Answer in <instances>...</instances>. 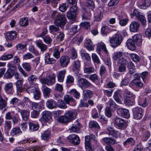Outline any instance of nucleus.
Masks as SVG:
<instances>
[{
  "instance_id": "1",
  "label": "nucleus",
  "mask_w": 151,
  "mask_h": 151,
  "mask_svg": "<svg viewBox=\"0 0 151 151\" xmlns=\"http://www.w3.org/2000/svg\"><path fill=\"white\" fill-rule=\"evenodd\" d=\"M66 22V19L64 14H58L54 19V23L55 25L59 26L61 28L63 27Z\"/></svg>"
},
{
  "instance_id": "10",
  "label": "nucleus",
  "mask_w": 151,
  "mask_h": 151,
  "mask_svg": "<svg viewBox=\"0 0 151 151\" xmlns=\"http://www.w3.org/2000/svg\"><path fill=\"white\" fill-rule=\"evenodd\" d=\"M78 85L80 87L82 88L89 87L91 86V84L86 79L81 78L78 81Z\"/></svg>"
},
{
  "instance_id": "7",
  "label": "nucleus",
  "mask_w": 151,
  "mask_h": 151,
  "mask_svg": "<svg viewBox=\"0 0 151 151\" xmlns=\"http://www.w3.org/2000/svg\"><path fill=\"white\" fill-rule=\"evenodd\" d=\"M67 139L70 142L74 145H77L80 143L79 138L75 134L70 135L67 137Z\"/></svg>"
},
{
  "instance_id": "14",
  "label": "nucleus",
  "mask_w": 151,
  "mask_h": 151,
  "mask_svg": "<svg viewBox=\"0 0 151 151\" xmlns=\"http://www.w3.org/2000/svg\"><path fill=\"white\" fill-rule=\"evenodd\" d=\"M134 38H129L127 41V45L128 48L132 51H134L136 49Z\"/></svg>"
},
{
  "instance_id": "56",
  "label": "nucleus",
  "mask_w": 151,
  "mask_h": 151,
  "mask_svg": "<svg viewBox=\"0 0 151 151\" xmlns=\"http://www.w3.org/2000/svg\"><path fill=\"white\" fill-rule=\"evenodd\" d=\"M124 97L128 98L134 97L135 95L127 89H125L124 91Z\"/></svg>"
},
{
  "instance_id": "58",
  "label": "nucleus",
  "mask_w": 151,
  "mask_h": 151,
  "mask_svg": "<svg viewBox=\"0 0 151 151\" xmlns=\"http://www.w3.org/2000/svg\"><path fill=\"white\" fill-rule=\"evenodd\" d=\"M73 77L70 75H68L66 78V83L67 84H70L74 82Z\"/></svg>"
},
{
  "instance_id": "61",
  "label": "nucleus",
  "mask_w": 151,
  "mask_h": 151,
  "mask_svg": "<svg viewBox=\"0 0 151 151\" xmlns=\"http://www.w3.org/2000/svg\"><path fill=\"white\" fill-rule=\"evenodd\" d=\"M59 26L52 25L49 27V29L51 32H55L59 31Z\"/></svg>"
},
{
  "instance_id": "53",
  "label": "nucleus",
  "mask_w": 151,
  "mask_h": 151,
  "mask_svg": "<svg viewBox=\"0 0 151 151\" xmlns=\"http://www.w3.org/2000/svg\"><path fill=\"white\" fill-rule=\"evenodd\" d=\"M53 56L57 59H59L60 57V53L58 48L55 47L54 49Z\"/></svg>"
},
{
  "instance_id": "54",
  "label": "nucleus",
  "mask_w": 151,
  "mask_h": 151,
  "mask_svg": "<svg viewBox=\"0 0 151 151\" xmlns=\"http://www.w3.org/2000/svg\"><path fill=\"white\" fill-rule=\"evenodd\" d=\"M17 32L15 31L8 32L6 34V37L8 38H15L17 37Z\"/></svg>"
},
{
  "instance_id": "18",
  "label": "nucleus",
  "mask_w": 151,
  "mask_h": 151,
  "mask_svg": "<svg viewBox=\"0 0 151 151\" xmlns=\"http://www.w3.org/2000/svg\"><path fill=\"white\" fill-rule=\"evenodd\" d=\"M122 38H111L110 40L111 46L115 47L119 45L122 41Z\"/></svg>"
},
{
  "instance_id": "60",
  "label": "nucleus",
  "mask_w": 151,
  "mask_h": 151,
  "mask_svg": "<svg viewBox=\"0 0 151 151\" xmlns=\"http://www.w3.org/2000/svg\"><path fill=\"white\" fill-rule=\"evenodd\" d=\"M130 55L131 59L134 62L139 61L140 59V58L136 54H131Z\"/></svg>"
},
{
  "instance_id": "19",
  "label": "nucleus",
  "mask_w": 151,
  "mask_h": 151,
  "mask_svg": "<svg viewBox=\"0 0 151 151\" xmlns=\"http://www.w3.org/2000/svg\"><path fill=\"white\" fill-rule=\"evenodd\" d=\"M139 26L140 24L139 23L136 21H133L130 25V30L132 32H137L139 29Z\"/></svg>"
},
{
  "instance_id": "48",
  "label": "nucleus",
  "mask_w": 151,
  "mask_h": 151,
  "mask_svg": "<svg viewBox=\"0 0 151 151\" xmlns=\"http://www.w3.org/2000/svg\"><path fill=\"white\" fill-rule=\"evenodd\" d=\"M34 97L35 100H39L40 97L41 93L37 87V88L33 93Z\"/></svg>"
},
{
  "instance_id": "51",
  "label": "nucleus",
  "mask_w": 151,
  "mask_h": 151,
  "mask_svg": "<svg viewBox=\"0 0 151 151\" xmlns=\"http://www.w3.org/2000/svg\"><path fill=\"white\" fill-rule=\"evenodd\" d=\"M50 135V132L48 130H47L44 132L42 134L41 137L43 139L45 140L48 138Z\"/></svg>"
},
{
  "instance_id": "22",
  "label": "nucleus",
  "mask_w": 151,
  "mask_h": 151,
  "mask_svg": "<svg viewBox=\"0 0 151 151\" xmlns=\"http://www.w3.org/2000/svg\"><path fill=\"white\" fill-rule=\"evenodd\" d=\"M22 132L20 128L18 126L13 128L11 130L10 134L13 136H18L21 134Z\"/></svg>"
},
{
  "instance_id": "20",
  "label": "nucleus",
  "mask_w": 151,
  "mask_h": 151,
  "mask_svg": "<svg viewBox=\"0 0 151 151\" xmlns=\"http://www.w3.org/2000/svg\"><path fill=\"white\" fill-rule=\"evenodd\" d=\"M24 81L23 79L22 78L20 80H18L16 83L17 90V91L19 93L22 92L24 88L23 85Z\"/></svg>"
},
{
  "instance_id": "9",
  "label": "nucleus",
  "mask_w": 151,
  "mask_h": 151,
  "mask_svg": "<svg viewBox=\"0 0 151 151\" xmlns=\"http://www.w3.org/2000/svg\"><path fill=\"white\" fill-rule=\"evenodd\" d=\"M134 77L135 79L132 81V85L137 87H141L142 83L140 81L139 74L136 73L134 75Z\"/></svg>"
},
{
  "instance_id": "4",
  "label": "nucleus",
  "mask_w": 151,
  "mask_h": 151,
  "mask_svg": "<svg viewBox=\"0 0 151 151\" xmlns=\"http://www.w3.org/2000/svg\"><path fill=\"white\" fill-rule=\"evenodd\" d=\"M114 122L119 129H124L126 127V123L124 120L119 117H116L114 119Z\"/></svg>"
},
{
  "instance_id": "40",
  "label": "nucleus",
  "mask_w": 151,
  "mask_h": 151,
  "mask_svg": "<svg viewBox=\"0 0 151 151\" xmlns=\"http://www.w3.org/2000/svg\"><path fill=\"white\" fill-rule=\"evenodd\" d=\"M122 19V16H119L118 19L119 21V24L121 26H124L127 24L128 21V19Z\"/></svg>"
},
{
  "instance_id": "43",
  "label": "nucleus",
  "mask_w": 151,
  "mask_h": 151,
  "mask_svg": "<svg viewBox=\"0 0 151 151\" xmlns=\"http://www.w3.org/2000/svg\"><path fill=\"white\" fill-rule=\"evenodd\" d=\"M123 55V53L121 52H116L112 54V58L115 60H116L119 58Z\"/></svg>"
},
{
  "instance_id": "36",
  "label": "nucleus",
  "mask_w": 151,
  "mask_h": 151,
  "mask_svg": "<svg viewBox=\"0 0 151 151\" xmlns=\"http://www.w3.org/2000/svg\"><path fill=\"white\" fill-rule=\"evenodd\" d=\"M57 120L59 122L62 123L69 122L65 114L64 116H60L58 117Z\"/></svg>"
},
{
  "instance_id": "64",
  "label": "nucleus",
  "mask_w": 151,
  "mask_h": 151,
  "mask_svg": "<svg viewBox=\"0 0 151 151\" xmlns=\"http://www.w3.org/2000/svg\"><path fill=\"white\" fill-rule=\"evenodd\" d=\"M103 15L100 12L98 14H95L94 16L95 20L97 21H100Z\"/></svg>"
},
{
  "instance_id": "55",
  "label": "nucleus",
  "mask_w": 151,
  "mask_h": 151,
  "mask_svg": "<svg viewBox=\"0 0 151 151\" xmlns=\"http://www.w3.org/2000/svg\"><path fill=\"white\" fill-rule=\"evenodd\" d=\"M37 79V77L36 76L32 75L29 76L28 78V82L29 83H34Z\"/></svg>"
},
{
  "instance_id": "25",
  "label": "nucleus",
  "mask_w": 151,
  "mask_h": 151,
  "mask_svg": "<svg viewBox=\"0 0 151 151\" xmlns=\"http://www.w3.org/2000/svg\"><path fill=\"white\" fill-rule=\"evenodd\" d=\"M35 42L37 46L42 51H44L47 50V46L41 41L37 40L35 41Z\"/></svg>"
},
{
  "instance_id": "5",
  "label": "nucleus",
  "mask_w": 151,
  "mask_h": 151,
  "mask_svg": "<svg viewBox=\"0 0 151 151\" xmlns=\"http://www.w3.org/2000/svg\"><path fill=\"white\" fill-rule=\"evenodd\" d=\"M70 58L68 56H62L60 58V65L62 67H66L70 63Z\"/></svg>"
},
{
  "instance_id": "41",
  "label": "nucleus",
  "mask_w": 151,
  "mask_h": 151,
  "mask_svg": "<svg viewBox=\"0 0 151 151\" xmlns=\"http://www.w3.org/2000/svg\"><path fill=\"white\" fill-rule=\"evenodd\" d=\"M127 67L129 69V72L132 74L135 72V67L134 65L132 62H129L128 65Z\"/></svg>"
},
{
  "instance_id": "37",
  "label": "nucleus",
  "mask_w": 151,
  "mask_h": 151,
  "mask_svg": "<svg viewBox=\"0 0 151 151\" xmlns=\"http://www.w3.org/2000/svg\"><path fill=\"white\" fill-rule=\"evenodd\" d=\"M28 19L27 17H24L21 19L19 21L20 25L22 27L27 26L28 24Z\"/></svg>"
},
{
  "instance_id": "2",
  "label": "nucleus",
  "mask_w": 151,
  "mask_h": 151,
  "mask_svg": "<svg viewBox=\"0 0 151 151\" xmlns=\"http://www.w3.org/2000/svg\"><path fill=\"white\" fill-rule=\"evenodd\" d=\"M41 114L39 121L42 123L47 122L52 118V113L50 111H43Z\"/></svg>"
},
{
  "instance_id": "33",
  "label": "nucleus",
  "mask_w": 151,
  "mask_h": 151,
  "mask_svg": "<svg viewBox=\"0 0 151 151\" xmlns=\"http://www.w3.org/2000/svg\"><path fill=\"white\" fill-rule=\"evenodd\" d=\"M85 8L91 9L92 11L94 8V4L92 0H86Z\"/></svg>"
},
{
  "instance_id": "6",
  "label": "nucleus",
  "mask_w": 151,
  "mask_h": 151,
  "mask_svg": "<svg viewBox=\"0 0 151 151\" xmlns=\"http://www.w3.org/2000/svg\"><path fill=\"white\" fill-rule=\"evenodd\" d=\"M89 9L83 7L81 9L82 12V18L83 19L88 20L90 18L91 15V10Z\"/></svg>"
},
{
  "instance_id": "59",
  "label": "nucleus",
  "mask_w": 151,
  "mask_h": 151,
  "mask_svg": "<svg viewBox=\"0 0 151 151\" xmlns=\"http://www.w3.org/2000/svg\"><path fill=\"white\" fill-rule=\"evenodd\" d=\"M81 25L82 27L86 29H89L90 28V24L88 22H82L81 24Z\"/></svg>"
},
{
  "instance_id": "8",
  "label": "nucleus",
  "mask_w": 151,
  "mask_h": 151,
  "mask_svg": "<svg viewBox=\"0 0 151 151\" xmlns=\"http://www.w3.org/2000/svg\"><path fill=\"white\" fill-rule=\"evenodd\" d=\"M4 90L6 93L13 94L14 92L13 83L11 82L6 83L4 87Z\"/></svg>"
},
{
  "instance_id": "35",
  "label": "nucleus",
  "mask_w": 151,
  "mask_h": 151,
  "mask_svg": "<svg viewBox=\"0 0 151 151\" xmlns=\"http://www.w3.org/2000/svg\"><path fill=\"white\" fill-rule=\"evenodd\" d=\"M14 70L8 69L4 74V76L7 78H11L13 76Z\"/></svg>"
},
{
  "instance_id": "50",
  "label": "nucleus",
  "mask_w": 151,
  "mask_h": 151,
  "mask_svg": "<svg viewBox=\"0 0 151 151\" xmlns=\"http://www.w3.org/2000/svg\"><path fill=\"white\" fill-rule=\"evenodd\" d=\"M70 92L71 94L75 98L78 99L79 98L80 93L75 89H72L70 91Z\"/></svg>"
},
{
  "instance_id": "42",
  "label": "nucleus",
  "mask_w": 151,
  "mask_h": 151,
  "mask_svg": "<svg viewBox=\"0 0 151 151\" xmlns=\"http://www.w3.org/2000/svg\"><path fill=\"white\" fill-rule=\"evenodd\" d=\"M133 14L134 16H135L141 22H142V15L141 14L140 12L135 9L134 11Z\"/></svg>"
},
{
  "instance_id": "49",
  "label": "nucleus",
  "mask_w": 151,
  "mask_h": 151,
  "mask_svg": "<svg viewBox=\"0 0 151 151\" xmlns=\"http://www.w3.org/2000/svg\"><path fill=\"white\" fill-rule=\"evenodd\" d=\"M64 100L67 104H69L70 102H73L74 101L72 97L67 95L64 96Z\"/></svg>"
},
{
  "instance_id": "34",
  "label": "nucleus",
  "mask_w": 151,
  "mask_h": 151,
  "mask_svg": "<svg viewBox=\"0 0 151 151\" xmlns=\"http://www.w3.org/2000/svg\"><path fill=\"white\" fill-rule=\"evenodd\" d=\"M107 132L108 133V134L109 135H111L116 139L117 138L118 132L117 131L111 128L107 129Z\"/></svg>"
},
{
  "instance_id": "12",
  "label": "nucleus",
  "mask_w": 151,
  "mask_h": 151,
  "mask_svg": "<svg viewBox=\"0 0 151 151\" xmlns=\"http://www.w3.org/2000/svg\"><path fill=\"white\" fill-rule=\"evenodd\" d=\"M18 112L20 113L23 120L25 121H27L29 118V111L24 109L21 110L19 109Z\"/></svg>"
},
{
  "instance_id": "44",
  "label": "nucleus",
  "mask_w": 151,
  "mask_h": 151,
  "mask_svg": "<svg viewBox=\"0 0 151 151\" xmlns=\"http://www.w3.org/2000/svg\"><path fill=\"white\" fill-rule=\"evenodd\" d=\"M22 66L27 71L29 72L31 71V67L29 63L25 62L22 64Z\"/></svg>"
},
{
  "instance_id": "52",
  "label": "nucleus",
  "mask_w": 151,
  "mask_h": 151,
  "mask_svg": "<svg viewBox=\"0 0 151 151\" xmlns=\"http://www.w3.org/2000/svg\"><path fill=\"white\" fill-rule=\"evenodd\" d=\"M12 127L11 122V121H6L4 122V127L5 130H9Z\"/></svg>"
},
{
  "instance_id": "46",
  "label": "nucleus",
  "mask_w": 151,
  "mask_h": 151,
  "mask_svg": "<svg viewBox=\"0 0 151 151\" xmlns=\"http://www.w3.org/2000/svg\"><path fill=\"white\" fill-rule=\"evenodd\" d=\"M84 73H86L89 74L93 73L95 69L92 67H86V66L84 68Z\"/></svg>"
},
{
  "instance_id": "47",
  "label": "nucleus",
  "mask_w": 151,
  "mask_h": 151,
  "mask_svg": "<svg viewBox=\"0 0 151 151\" xmlns=\"http://www.w3.org/2000/svg\"><path fill=\"white\" fill-rule=\"evenodd\" d=\"M57 107L61 109H65L67 106L64 102L62 100H58V103L57 104Z\"/></svg>"
},
{
  "instance_id": "27",
  "label": "nucleus",
  "mask_w": 151,
  "mask_h": 151,
  "mask_svg": "<svg viewBox=\"0 0 151 151\" xmlns=\"http://www.w3.org/2000/svg\"><path fill=\"white\" fill-rule=\"evenodd\" d=\"M81 68L80 61L78 60H75L73 62V69L74 71H78Z\"/></svg>"
},
{
  "instance_id": "26",
  "label": "nucleus",
  "mask_w": 151,
  "mask_h": 151,
  "mask_svg": "<svg viewBox=\"0 0 151 151\" xmlns=\"http://www.w3.org/2000/svg\"><path fill=\"white\" fill-rule=\"evenodd\" d=\"M29 130L30 131H35L37 130L39 128V124L32 122H29Z\"/></svg>"
},
{
  "instance_id": "11",
  "label": "nucleus",
  "mask_w": 151,
  "mask_h": 151,
  "mask_svg": "<svg viewBox=\"0 0 151 151\" xmlns=\"http://www.w3.org/2000/svg\"><path fill=\"white\" fill-rule=\"evenodd\" d=\"M117 113L119 115L125 118L129 117L130 116L129 110L126 109L119 108L117 110Z\"/></svg>"
},
{
  "instance_id": "16",
  "label": "nucleus",
  "mask_w": 151,
  "mask_h": 151,
  "mask_svg": "<svg viewBox=\"0 0 151 151\" xmlns=\"http://www.w3.org/2000/svg\"><path fill=\"white\" fill-rule=\"evenodd\" d=\"M81 126L80 125V123L78 121H76L74 123V124H73L72 126L69 129L70 132H73L76 133H79L80 132V128Z\"/></svg>"
},
{
  "instance_id": "62",
  "label": "nucleus",
  "mask_w": 151,
  "mask_h": 151,
  "mask_svg": "<svg viewBox=\"0 0 151 151\" xmlns=\"http://www.w3.org/2000/svg\"><path fill=\"white\" fill-rule=\"evenodd\" d=\"M31 107L33 110H38L40 108V106L38 103L34 102H32Z\"/></svg>"
},
{
  "instance_id": "31",
  "label": "nucleus",
  "mask_w": 151,
  "mask_h": 151,
  "mask_svg": "<svg viewBox=\"0 0 151 151\" xmlns=\"http://www.w3.org/2000/svg\"><path fill=\"white\" fill-rule=\"evenodd\" d=\"M143 129V135L142 137V141H145L147 140L150 137V132L148 130H146L142 128Z\"/></svg>"
},
{
  "instance_id": "30",
  "label": "nucleus",
  "mask_w": 151,
  "mask_h": 151,
  "mask_svg": "<svg viewBox=\"0 0 151 151\" xmlns=\"http://www.w3.org/2000/svg\"><path fill=\"white\" fill-rule=\"evenodd\" d=\"M45 62L47 64H53L54 63L56 60L53 58H50V54L47 53L45 56Z\"/></svg>"
},
{
  "instance_id": "38",
  "label": "nucleus",
  "mask_w": 151,
  "mask_h": 151,
  "mask_svg": "<svg viewBox=\"0 0 151 151\" xmlns=\"http://www.w3.org/2000/svg\"><path fill=\"white\" fill-rule=\"evenodd\" d=\"M70 58L72 59H75L77 57V54L76 51L74 48H72L70 50Z\"/></svg>"
},
{
  "instance_id": "45",
  "label": "nucleus",
  "mask_w": 151,
  "mask_h": 151,
  "mask_svg": "<svg viewBox=\"0 0 151 151\" xmlns=\"http://www.w3.org/2000/svg\"><path fill=\"white\" fill-rule=\"evenodd\" d=\"M135 141L132 138H129L126 141L123 142V145L124 146H126L128 144L133 145L135 144Z\"/></svg>"
},
{
  "instance_id": "23",
  "label": "nucleus",
  "mask_w": 151,
  "mask_h": 151,
  "mask_svg": "<svg viewBox=\"0 0 151 151\" xmlns=\"http://www.w3.org/2000/svg\"><path fill=\"white\" fill-rule=\"evenodd\" d=\"M48 78L49 79H48V86L53 85L55 82V74L52 73L49 75Z\"/></svg>"
},
{
  "instance_id": "63",
  "label": "nucleus",
  "mask_w": 151,
  "mask_h": 151,
  "mask_svg": "<svg viewBox=\"0 0 151 151\" xmlns=\"http://www.w3.org/2000/svg\"><path fill=\"white\" fill-rule=\"evenodd\" d=\"M13 55L12 54L6 55L2 56L1 58V60H7L12 58Z\"/></svg>"
},
{
  "instance_id": "28",
  "label": "nucleus",
  "mask_w": 151,
  "mask_h": 151,
  "mask_svg": "<svg viewBox=\"0 0 151 151\" xmlns=\"http://www.w3.org/2000/svg\"><path fill=\"white\" fill-rule=\"evenodd\" d=\"M84 45L88 50L91 51L93 50L92 46V42L89 38L86 39Z\"/></svg>"
},
{
  "instance_id": "39",
  "label": "nucleus",
  "mask_w": 151,
  "mask_h": 151,
  "mask_svg": "<svg viewBox=\"0 0 151 151\" xmlns=\"http://www.w3.org/2000/svg\"><path fill=\"white\" fill-rule=\"evenodd\" d=\"M103 141L107 144H114L115 142V140L112 138H104L102 139Z\"/></svg>"
},
{
  "instance_id": "3",
  "label": "nucleus",
  "mask_w": 151,
  "mask_h": 151,
  "mask_svg": "<svg viewBox=\"0 0 151 151\" xmlns=\"http://www.w3.org/2000/svg\"><path fill=\"white\" fill-rule=\"evenodd\" d=\"M78 10V7H73V8H70V11L67 13V16L68 19L73 20H75L77 13Z\"/></svg>"
},
{
  "instance_id": "21",
  "label": "nucleus",
  "mask_w": 151,
  "mask_h": 151,
  "mask_svg": "<svg viewBox=\"0 0 151 151\" xmlns=\"http://www.w3.org/2000/svg\"><path fill=\"white\" fill-rule=\"evenodd\" d=\"M47 107L50 109H55L57 107L56 102L52 99L48 100L46 103Z\"/></svg>"
},
{
  "instance_id": "24",
  "label": "nucleus",
  "mask_w": 151,
  "mask_h": 151,
  "mask_svg": "<svg viewBox=\"0 0 151 151\" xmlns=\"http://www.w3.org/2000/svg\"><path fill=\"white\" fill-rule=\"evenodd\" d=\"M42 90L44 96L45 97H49L52 91L51 89L43 85L42 87Z\"/></svg>"
},
{
  "instance_id": "32",
  "label": "nucleus",
  "mask_w": 151,
  "mask_h": 151,
  "mask_svg": "<svg viewBox=\"0 0 151 151\" xmlns=\"http://www.w3.org/2000/svg\"><path fill=\"white\" fill-rule=\"evenodd\" d=\"M97 50H102L106 53H108V51L107 50L105 44L103 42H100L97 44Z\"/></svg>"
},
{
  "instance_id": "57",
  "label": "nucleus",
  "mask_w": 151,
  "mask_h": 151,
  "mask_svg": "<svg viewBox=\"0 0 151 151\" xmlns=\"http://www.w3.org/2000/svg\"><path fill=\"white\" fill-rule=\"evenodd\" d=\"M109 30L107 26H104L101 29V33L103 35H106L109 32Z\"/></svg>"
},
{
  "instance_id": "17",
  "label": "nucleus",
  "mask_w": 151,
  "mask_h": 151,
  "mask_svg": "<svg viewBox=\"0 0 151 151\" xmlns=\"http://www.w3.org/2000/svg\"><path fill=\"white\" fill-rule=\"evenodd\" d=\"M142 109L137 107L134 109V117L137 119H140L141 118Z\"/></svg>"
},
{
  "instance_id": "13",
  "label": "nucleus",
  "mask_w": 151,
  "mask_h": 151,
  "mask_svg": "<svg viewBox=\"0 0 151 151\" xmlns=\"http://www.w3.org/2000/svg\"><path fill=\"white\" fill-rule=\"evenodd\" d=\"M65 114L69 122H70L76 118L77 113L76 111H68Z\"/></svg>"
},
{
  "instance_id": "15",
  "label": "nucleus",
  "mask_w": 151,
  "mask_h": 151,
  "mask_svg": "<svg viewBox=\"0 0 151 151\" xmlns=\"http://www.w3.org/2000/svg\"><path fill=\"white\" fill-rule=\"evenodd\" d=\"M66 71L65 70L59 71L58 73L57 78L58 81L59 83H63L64 81Z\"/></svg>"
},
{
  "instance_id": "29",
  "label": "nucleus",
  "mask_w": 151,
  "mask_h": 151,
  "mask_svg": "<svg viewBox=\"0 0 151 151\" xmlns=\"http://www.w3.org/2000/svg\"><path fill=\"white\" fill-rule=\"evenodd\" d=\"M83 95L84 98L86 99L92 98L93 96V93L91 90H86L83 91Z\"/></svg>"
}]
</instances>
